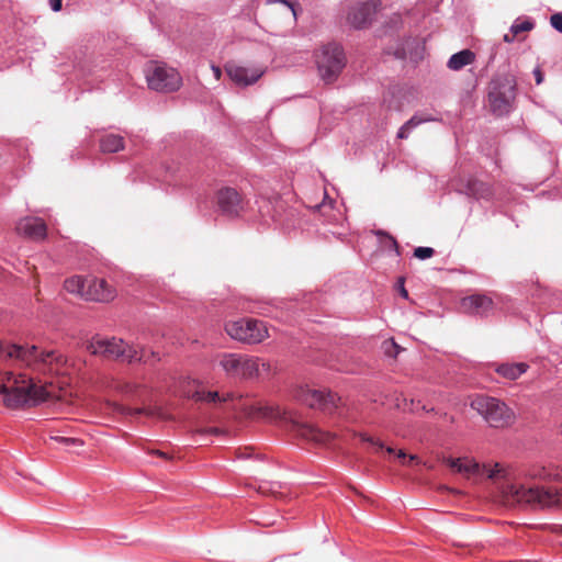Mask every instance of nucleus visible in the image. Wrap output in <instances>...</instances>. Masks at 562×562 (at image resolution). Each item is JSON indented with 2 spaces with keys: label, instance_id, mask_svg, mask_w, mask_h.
Listing matches in <instances>:
<instances>
[{
  "label": "nucleus",
  "instance_id": "nucleus-1",
  "mask_svg": "<svg viewBox=\"0 0 562 562\" xmlns=\"http://www.w3.org/2000/svg\"><path fill=\"white\" fill-rule=\"evenodd\" d=\"M240 413L249 419L282 420L290 425V430L296 436L315 443H328L335 435L323 431L313 425L303 423L293 412L282 411L279 406L269 405L262 402L251 404L244 403L239 407Z\"/></svg>",
  "mask_w": 562,
  "mask_h": 562
},
{
  "label": "nucleus",
  "instance_id": "nucleus-2",
  "mask_svg": "<svg viewBox=\"0 0 562 562\" xmlns=\"http://www.w3.org/2000/svg\"><path fill=\"white\" fill-rule=\"evenodd\" d=\"M504 505L535 508L562 507V488L544 485H525L505 481L499 486Z\"/></svg>",
  "mask_w": 562,
  "mask_h": 562
},
{
  "label": "nucleus",
  "instance_id": "nucleus-3",
  "mask_svg": "<svg viewBox=\"0 0 562 562\" xmlns=\"http://www.w3.org/2000/svg\"><path fill=\"white\" fill-rule=\"evenodd\" d=\"M18 361L32 370L64 373L67 358L57 350H42L36 346L8 345L0 341V358Z\"/></svg>",
  "mask_w": 562,
  "mask_h": 562
},
{
  "label": "nucleus",
  "instance_id": "nucleus-4",
  "mask_svg": "<svg viewBox=\"0 0 562 562\" xmlns=\"http://www.w3.org/2000/svg\"><path fill=\"white\" fill-rule=\"evenodd\" d=\"M0 394L9 408L33 406L50 398V393L43 385H37L24 375L3 372L0 375Z\"/></svg>",
  "mask_w": 562,
  "mask_h": 562
},
{
  "label": "nucleus",
  "instance_id": "nucleus-5",
  "mask_svg": "<svg viewBox=\"0 0 562 562\" xmlns=\"http://www.w3.org/2000/svg\"><path fill=\"white\" fill-rule=\"evenodd\" d=\"M86 348L93 356H99L108 360H122L128 363L136 361H143L147 363L150 361V358L156 359V353L154 351L147 353L144 347L138 349L132 345H128L123 339L115 337H93L87 344Z\"/></svg>",
  "mask_w": 562,
  "mask_h": 562
},
{
  "label": "nucleus",
  "instance_id": "nucleus-6",
  "mask_svg": "<svg viewBox=\"0 0 562 562\" xmlns=\"http://www.w3.org/2000/svg\"><path fill=\"white\" fill-rule=\"evenodd\" d=\"M216 362L227 376L239 380L256 379L262 371L270 370L268 362L239 353H221L217 356Z\"/></svg>",
  "mask_w": 562,
  "mask_h": 562
},
{
  "label": "nucleus",
  "instance_id": "nucleus-7",
  "mask_svg": "<svg viewBox=\"0 0 562 562\" xmlns=\"http://www.w3.org/2000/svg\"><path fill=\"white\" fill-rule=\"evenodd\" d=\"M517 94V80L513 74L496 76L488 86V106L497 116L508 114Z\"/></svg>",
  "mask_w": 562,
  "mask_h": 562
},
{
  "label": "nucleus",
  "instance_id": "nucleus-8",
  "mask_svg": "<svg viewBox=\"0 0 562 562\" xmlns=\"http://www.w3.org/2000/svg\"><path fill=\"white\" fill-rule=\"evenodd\" d=\"M470 406L494 428L508 427L516 418L514 411L496 397L477 395L471 401Z\"/></svg>",
  "mask_w": 562,
  "mask_h": 562
},
{
  "label": "nucleus",
  "instance_id": "nucleus-9",
  "mask_svg": "<svg viewBox=\"0 0 562 562\" xmlns=\"http://www.w3.org/2000/svg\"><path fill=\"white\" fill-rule=\"evenodd\" d=\"M225 330L232 339L247 345L260 344L269 337L266 323L250 317L227 322Z\"/></svg>",
  "mask_w": 562,
  "mask_h": 562
},
{
  "label": "nucleus",
  "instance_id": "nucleus-10",
  "mask_svg": "<svg viewBox=\"0 0 562 562\" xmlns=\"http://www.w3.org/2000/svg\"><path fill=\"white\" fill-rule=\"evenodd\" d=\"M145 75L148 87L158 92H175L182 85V78L177 69L158 61H150L146 66Z\"/></svg>",
  "mask_w": 562,
  "mask_h": 562
},
{
  "label": "nucleus",
  "instance_id": "nucleus-11",
  "mask_svg": "<svg viewBox=\"0 0 562 562\" xmlns=\"http://www.w3.org/2000/svg\"><path fill=\"white\" fill-rule=\"evenodd\" d=\"M345 64L342 48L337 44L325 45L316 53L318 72L326 82L334 81L341 72Z\"/></svg>",
  "mask_w": 562,
  "mask_h": 562
},
{
  "label": "nucleus",
  "instance_id": "nucleus-12",
  "mask_svg": "<svg viewBox=\"0 0 562 562\" xmlns=\"http://www.w3.org/2000/svg\"><path fill=\"white\" fill-rule=\"evenodd\" d=\"M446 463L458 473L463 474L465 477H471L480 473H485L488 479L505 477V470L501 464L496 463L493 469L485 465L481 467L477 462L469 458H448Z\"/></svg>",
  "mask_w": 562,
  "mask_h": 562
},
{
  "label": "nucleus",
  "instance_id": "nucleus-13",
  "mask_svg": "<svg viewBox=\"0 0 562 562\" xmlns=\"http://www.w3.org/2000/svg\"><path fill=\"white\" fill-rule=\"evenodd\" d=\"M301 401L311 408L321 409L325 413H333L340 402V397L336 394L323 390L306 389L300 394Z\"/></svg>",
  "mask_w": 562,
  "mask_h": 562
},
{
  "label": "nucleus",
  "instance_id": "nucleus-14",
  "mask_svg": "<svg viewBox=\"0 0 562 562\" xmlns=\"http://www.w3.org/2000/svg\"><path fill=\"white\" fill-rule=\"evenodd\" d=\"M224 68L229 79L241 87L256 83L266 71L263 67H245L235 61H228Z\"/></svg>",
  "mask_w": 562,
  "mask_h": 562
},
{
  "label": "nucleus",
  "instance_id": "nucleus-15",
  "mask_svg": "<svg viewBox=\"0 0 562 562\" xmlns=\"http://www.w3.org/2000/svg\"><path fill=\"white\" fill-rule=\"evenodd\" d=\"M216 204L227 216H237L244 209L243 198L234 188H222L216 193Z\"/></svg>",
  "mask_w": 562,
  "mask_h": 562
},
{
  "label": "nucleus",
  "instance_id": "nucleus-16",
  "mask_svg": "<svg viewBox=\"0 0 562 562\" xmlns=\"http://www.w3.org/2000/svg\"><path fill=\"white\" fill-rule=\"evenodd\" d=\"M379 5L380 0H369L356 4L348 14L349 23L357 29L364 27L370 23L371 16L376 12Z\"/></svg>",
  "mask_w": 562,
  "mask_h": 562
},
{
  "label": "nucleus",
  "instance_id": "nucleus-17",
  "mask_svg": "<svg viewBox=\"0 0 562 562\" xmlns=\"http://www.w3.org/2000/svg\"><path fill=\"white\" fill-rule=\"evenodd\" d=\"M114 297L115 290L104 279H88L85 292L86 300L110 302Z\"/></svg>",
  "mask_w": 562,
  "mask_h": 562
},
{
  "label": "nucleus",
  "instance_id": "nucleus-18",
  "mask_svg": "<svg viewBox=\"0 0 562 562\" xmlns=\"http://www.w3.org/2000/svg\"><path fill=\"white\" fill-rule=\"evenodd\" d=\"M493 307V300L484 294H473L463 297L460 302V308L465 314L484 316L487 315Z\"/></svg>",
  "mask_w": 562,
  "mask_h": 562
},
{
  "label": "nucleus",
  "instance_id": "nucleus-19",
  "mask_svg": "<svg viewBox=\"0 0 562 562\" xmlns=\"http://www.w3.org/2000/svg\"><path fill=\"white\" fill-rule=\"evenodd\" d=\"M15 229L18 234L34 240L44 239L47 232L46 224L42 218L31 216L21 218L18 222Z\"/></svg>",
  "mask_w": 562,
  "mask_h": 562
},
{
  "label": "nucleus",
  "instance_id": "nucleus-20",
  "mask_svg": "<svg viewBox=\"0 0 562 562\" xmlns=\"http://www.w3.org/2000/svg\"><path fill=\"white\" fill-rule=\"evenodd\" d=\"M105 409L109 413L119 414L122 416H135V415H146L148 417H162L161 409L159 407H137L131 408L126 405L119 404L115 402H108L105 404Z\"/></svg>",
  "mask_w": 562,
  "mask_h": 562
},
{
  "label": "nucleus",
  "instance_id": "nucleus-21",
  "mask_svg": "<svg viewBox=\"0 0 562 562\" xmlns=\"http://www.w3.org/2000/svg\"><path fill=\"white\" fill-rule=\"evenodd\" d=\"M193 398L198 402L222 404L235 400H241L243 395H237L233 392L220 394L217 391H198L194 393Z\"/></svg>",
  "mask_w": 562,
  "mask_h": 562
},
{
  "label": "nucleus",
  "instance_id": "nucleus-22",
  "mask_svg": "<svg viewBox=\"0 0 562 562\" xmlns=\"http://www.w3.org/2000/svg\"><path fill=\"white\" fill-rule=\"evenodd\" d=\"M99 148L103 154H114L125 148L124 137L117 134H105L99 139Z\"/></svg>",
  "mask_w": 562,
  "mask_h": 562
},
{
  "label": "nucleus",
  "instance_id": "nucleus-23",
  "mask_svg": "<svg viewBox=\"0 0 562 562\" xmlns=\"http://www.w3.org/2000/svg\"><path fill=\"white\" fill-rule=\"evenodd\" d=\"M529 366L525 362L519 363H503L496 368V372L505 379L517 380L522 375Z\"/></svg>",
  "mask_w": 562,
  "mask_h": 562
},
{
  "label": "nucleus",
  "instance_id": "nucleus-24",
  "mask_svg": "<svg viewBox=\"0 0 562 562\" xmlns=\"http://www.w3.org/2000/svg\"><path fill=\"white\" fill-rule=\"evenodd\" d=\"M475 59V54L470 49H463L453 54L448 60V68L451 70H460L463 67L472 64Z\"/></svg>",
  "mask_w": 562,
  "mask_h": 562
},
{
  "label": "nucleus",
  "instance_id": "nucleus-25",
  "mask_svg": "<svg viewBox=\"0 0 562 562\" xmlns=\"http://www.w3.org/2000/svg\"><path fill=\"white\" fill-rule=\"evenodd\" d=\"M434 119L428 114L416 113L414 114L397 132V138L406 139L411 131L423 123L431 122Z\"/></svg>",
  "mask_w": 562,
  "mask_h": 562
},
{
  "label": "nucleus",
  "instance_id": "nucleus-26",
  "mask_svg": "<svg viewBox=\"0 0 562 562\" xmlns=\"http://www.w3.org/2000/svg\"><path fill=\"white\" fill-rule=\"evenodd\" d=\"M109 387L124 395L125 397H133L143 390V387L136 383L120 380H113L109 384Z\"/></svg>",
  "mask_w": 562,
  "mask_h": 562
},
{
  "label": "nucleus",
  "instance_id": "nucleus-27",
  "mask_svg": "<svg viewBox=\"0 0 562 562\" xmlns=\"http://www.w3.org/2000/svg\"><path fill=\"white\" fill-rule=\"evenodd\" d=\"M87 281L88 279L75 276L65 281L64 288L67 292L77 294L80 297L85 299Z\"/></svg>",
  "mask_w": 562,
  "mask_h": 562
},
{
  "label": "nucleus",
  "instance_id": "nucleus-28",
  "mask_svg": "<svg viewBox=\"0 0 562 562\" xmlns=\"http://www.w3.org/2000/svg\"><path fill=\"white\" fill-rule=\"evenodd\" d=\"M378 235L381 236V243L384 248L393 249L395 250L396 256H400V246L393 236L385 232H378Z\"/></svg>",
  "mask_w": 562,
  "mask_h": 562
},
{
  "label": "nucleus",
  "instance_id": "nucleus-29",
  "mask_svg": "<svg viewBox=\"0 0 562 562\" xmlns=\"http://www.w3.org/2000/svg\"><path fill=\"white\" fill-rule=\"evenodd\" d=\"M383 350L386 356L396 358L401 348L394 340H387L383 342Z\"/></svg>",
  "mask_w": 562,
  "mask_h": 562
},
{
  "label": "nucleus",
  "instance_id": "nucleus-30",
  "mask_svg": "<svg viewBox=\"0 0 562 562\" xmlns=\"http://www.w3.org/2000/svg\"><path fill=\"white\" fill-rule=\"evenodd\" d=\"M533 29V23L530 21H524L521 23H515L510 27V32L514 33V35H519L522 32H529Z\"/></svg>",
  "mask_w": 562,
  "mask_h": 562
},
{
  "label": "nucleus",
  "instance_id": "nucleus-31",
  "mask_svg": "<svg viewBox=\"0 0 562 562\" xmlns=\"http://www.w3.org/2000/svg\"><path fill=\"white\" fill-rule=\"evenodd\" d=\"M434 254L435 250L431 247H417L414 250V256L420 260L428 259L432 257Z\"/></svg>",
  "mask_w": 562,
  "mask_h": 562
},
{
  "label": "nucleus",
  "instance_id": "nucleus-32",
  "mask_svg": "<svg viewBox=\"0 0 562 562\" xmlns=\"http://www.w3.org/2000/svg\"><path fill=\"white\" fill-rule=\"evenodd\" d=\"M52 440H55L59 443H64V445H74V446H79L81 447L83 445V442L80 440V439H77V438H67V437H61V436H54V437H50Z\"/></svg>",
  "mask_w": 562,
  "mask_h": 562
},
{
  "label": "nucleus",
  "instance_id": "nucleus-33",
  "mask_svg": "<svg viewBox=\"0 0 562 562\" xmlns=\"http://www.w3.org/2000/svg\"><path fill=\"white\" fill-rule=\"evenodd\" d=\"M362 441L364 442H369L370 445H372L373 447L376 448V450H382L384 448V445L379 441L378 439H374L373 437L371 436H368L367 434H358L357 435Z\"/></svg>",
  "mask_w": 562,
  "mask_h": 562
},
{
  "label": "nucleus",
  "instance_id": "nucleus-34",
  "mask_svg": "<svg viewBox=\"0 0 562 562\" xmlns=\"http://www.w3.org/2000/svg\"><path fill=\"white\" fill-rule=\"evenodd\" d=\"M551 25L562 33V13H554L551 15Z\"/></svg>",
  "mask_w": 562,
  "mask_h": 562
},
{
  "label": "nucleus",
  "instance_id": "nucleus-35",
  "mask_svg": "<svg viewBox=\"0 0 562 562\" xmlns=\"http://www.w3.org/2000/svg\"><path fill=\"white\" fill-rule=\"evenodd\" d=\"M395 407L398 409L402 408L405 411L406 408L408 409L409 406H408L407 400L400 394V395H396V397H395Z\"/></svg>",
  "mask_w": 562,
  "mask_h": 562
},
{
  "label": "nucleus",
  "instance_id": "nucleus-36",
  "mask_svg": "<svg viewBox=\"0 0 562 562\" xmlns=\"http://www.w3.org/2000/svg\"><path fill=\"white\" fill-rule=\"evenodd\" d=\"M268 2L269 3L281 2V3L285 4V5H288L291 9L293 15L296 16L295 3H293V2H291L289 0H268Z\"/></svg>",
  "mask_w": 562,
  "mask_h": 562
},
{
  "label": "nucleus",
  "instance_id": "nucleus-37",
  "mask_svg": "<svg viewBox=\"0 0 562 562\" xmlns=\"http://www.w3.org/2000/svg\"><path fill=\"white\" fill-rule=\"evenodd\" d=\"M476 186H480V187H483V183L479 182V181H472L470 183V191L473 193V194H477L479 196H484V192L483 191H479L476 190Z\"/></svg>",
  "mask_w": 562,
  "mask_h": 562
},
{
  "label": "nucleus",
  "instance_id": "nucleus-38",
  "mask_svg": "<svg viewBox=\"0 0 562 562\" xmlns=\"http://www.w3.org/2000/svg\"><path fill=\"white\" fill-rule=\"evenodd\" d=\"M539 477L541 479H554V480H558L561 477L560 473H551V472H548L547 470H543L542 473L538 474Z\"/></svg>",
  "mask_w": 562,
  "mask_h": 562
},
{
  "label": "nucleus",
  "instance_id": "nucleus-39",
  "mask_svg": "<svg viewBox=\"0 0 562 562\" xmlns=\"http://www.w3.org/2000/svg\"><path fill=\"white\" fill-rule=\"evenodd\" d=\"M533 76L537 85H541L543 82V74L540 67L535 68Z\"/></svg>",
  "mask_w": 562,
  "mask_h": 562
},
{
  "label": "nucleus",
  "instance_id": "nucleus-40",
  "mask_svg": "<svg viewBox=\"0 0 562 562\" xmlns=\"http://www.w3.org/2000/svg\"><path fill=\"white\" fill-rule=\"evenodd\" d=\"M196 432L199 434H212V435H218L221 434V429L220 428H216V427H211V428H204V429H198Z\"/></svg>",
  "mask_w": 562,
  "mask_h": 562
},
{
  "label": "nucleus",
  "instance_id": "nucleus-41",
  "mask_svg": "<svg viewBox=\"0 0 562 562\" xmlns=\"http://www.w3.org/2000/svg\"><path fill=\"white\" fill-rule=\"evenodd\" d=\"M398 290H400V294L404 297V299H408V292L407 290L405 289L404 286V278H400L398 279Z\"/></svg>",
  "mask_w": 562,
  "mask_h": 562
},
{
  "label": "nucleus",
  "instance_id": "nucleus-42",
  "mask_svg": "<svg viewBox=\"0 0 562 562\" xmlns=\"http://www.w3.org/2000/svg\"><path fill=\"white\" fill-rule=\"evenodd\" d=\"M272 218L273 221L276 222H279L282 226H285V227H289L290 225L288 223H285L282 218H281V215L279 213L278 210L274 211V213L272 214Z\"/></svg>",
  "mask_w": 562,
  "mask_h": 562
},
{
  "label": "nucleus",
  "instance_id": "nucleus-43",
  "mask_svg": "<svg viewBox=\"0 0 562 562\" xmlns=\"http://www.w3.org/2000/svg\"><path fill=\"white\" fill-rule=\"evenodd\" d=\"M49 4L52 10L55 12L61 10V0H49Z\"/></svg>",
  "mask_w": 562,
  "mask_h": 562
},
{
  "label": "nucleus",
  "instance_id": "nucleus-44",
  "mask_svg": "<svg viewBox=\"0 0 562 562\" xmlns=\"http://www.w3.org/2000/svg\"><path fill=\"white\" fill-rule=\"evenodd\" d=\"M516 37H517V35H514V33H512V32L509 31V33H506V34L504 35L503 40H504V42H506V43H512V42H514V41H515V38H516Z\"/></svg>",
  "mask_w": 562,
  "mask_h": 562
},
{
  "label": "nucleus",
  "instance_id": "nucleus-45",
  "mask_svg": "<svg viewBox=\"0 0 562 562\" xmlns=\"http://www.w3.org/2000/svg\"><path fill=\"white\" fill-rule=\"evenodd\" d=\"M212 71L214 74V77L220 80L222 77V70L218 66L212 65Z\"/></svg>",
  "mask_w": 562,
  "mask_h": 562
},
{
  "label": "nucleus",
  "instance_id": "nucleus-46",
  "mask_svg": "<svg viewBox=\"0 0 562 562\" xmlns=\"http://www.w3.org/2000/svg\"><path fill=\"white\" fill-rule=\"evenodd\" d=\"M419 405H420L419 401L415 402L414 400H411L409 403H408V406H409L408 411L409 412H415V409L418 408Z\"/></svg>",
  "mask_w": 562,
  "mask_h": 562
},
{
  "label": "nucleus",
  "instance_id": "nucleus-47",
  "mask_svg": "<svg viewBox=\"0 0 562 562\" xmlns=\"http://www.w3.org/2000/svg\"><path fill=\"white\" fill-rule=\"evenodd\" d=\"M34 281H35V286L37 289V292L35 294L36 296V300L40 301V289H38V283H40V279H38V274L34 272Z\"/></svg>",
  "mask_w": 562,
  "mask_h": 562
},
{
  "label": "nucleus",
  "instance_id": "nucleus-48",
  "mask_svg": "<svg viewBox=\"0 0 562 562\" xmlns=\"http://www.w3.org/2000/svg\"><path fill=\"white\" fill-rule=\"evenodd\" d=\"M151 453L155 454V456H158L160 458H168L167 454L164 451H160V450H153Z\"/></svg>",
  "mask_w": 562,
  "mask_h": 562
},
{
  "label": "nucleus",
  "instance_id": "nucleus-49",
  "mask_svg": "<svg viewBox=\"0 0 562 562\" xmlns=\"http://www.w3.org/2000/svg\"><path fill=\"white\" fill-rule=\"evenodd\" d=\"M397 458L403 460V463H405V460L407 458L406 453L403 450H398Z\"/></svg>",
  "mask_w": 562,
  "mask_h": 562
},
{
  "label": "nucleus",
  "instance_id": "nucleus-50",
  "mask_svg": "<svg viewBox=\"0 0 562 562\" xmlns=\"http://www.w3.org/2000/svg\"><path fill=\"white\" fill-rule=\"evenodd\" d=\"M277 209L278 210H283L284 209V204L282 202H277Z\"/></svg>",
  "mask_w": 562,
  "mask_h": 562
},
{
  "label": "nucleus",
  "instance_id": "nucleus-51",
  "mask_svg": "<svg viewBox=\"0 0 562 562\" xmlns=\"http://www.w3.org/2000/svg\"><path fill=\"white\" fill-rule=\"evenodd\" d=\"M386 452H387V453H390V454H391V453H394V449H393V448H391V447H387V448H386Z\"/></svg>",
  "mask_w": 562,
  "mask_h": 562
},
{
  "label": "nucleus",
  "instance_id": "nucleus-52",
  "mask_svg": "<svg viewBox=\"0 0 562 562\" xmlns=\"http://www.w3.org/2000/svg\"><path fill=\"white\" fill-rule=\"evenodd\" d=\"M415 460H417V457H416V456H409V458H408V461H409V462H411V461H415Z\"/></svg>",
  "mask_w": 562,
  "mask_h": 562
},
{
  "label": "nucleus",
  "instance_id": "nucleus-53",
  "mask_svg": "<svg viewBox=\"0 0 562 562\" xmlns=\"http://www.w3.org/2000/svg\"><path fill=\"white\" fill-rule=\"evenodd\" d=\"M420 409H423V411H427V408H426V406H425V405H422V406H420Z\"/></svg>",
  "mask_w": 562,
  "mask_h": 562
},
{
  "label": "nucleus",
  "instance_id": "nucleus-54",
  "mask_svg": "<svg viewBox=\"0 0 562 562\" xmlns=\"http://www.w3.org/2000/svg\"><path fill=\"white\" fill-rule=\"evenodd\" d=\"M325 207V204L317 205V209Z\"/></svg>",
  "mask_w": 562,
  "mask_h": 562
}]
</instances>
